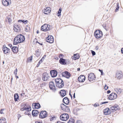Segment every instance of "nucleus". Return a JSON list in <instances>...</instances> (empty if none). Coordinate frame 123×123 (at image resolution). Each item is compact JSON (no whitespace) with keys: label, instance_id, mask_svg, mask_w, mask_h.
<instances>
[{"label":"nucleus","instance_id":"1","mask_svg":"<svg viewBox=\"0 0 123 123\" xmlns=\"http://www.w3.org/2000/svg\"><path fill=\"white\" fill-rule=\"evenodd\" d=\"M25 39L24 36L21 34L17 35L14 39L13 44L16 45L17 44L22 43L24 42Z\"/></svg>","mask_w":123,"mask_h":123},{"label":"nucleus","instance_id":"2","mask_svg":"<svg viewBox=\"0 0 123 123\" xmlns=\"http://www.w3.org/2000/svg\"><path fill=\"white\" fill-rule=\"evenodd\" d=\"M96 78L95 75L93 73H90L88 74V80L90 82H93L95 80Z\"/></svg>","mask_w":123,"mask_h":123},{"label":"nucleus","instance_id":"3","mask_svg":"<svg viewBox=\"0 0 123 123\" xmlns=\"http://www.w3.org/2000/svg\"><path fill=\"white\" fill-rule=\"evenodd\" d=\"M102 33L101 31L97 30L94 32V35L97 38H99L102 36Z\"/></svg>","mask_w":123,"mask_h":123},{"label":"nucleus","instance_id":"4","mask_svg":"<svg viewBox=\"0 0 123 123\" xmlns=\"http://www.w3.org/2000/svg\"><path fill=\"white\" fill-rule=\"evenodd\" d=\"M60 118L62 121H66L68 119L69 116L67 114L64 113L62 114L60 116Z\"/></svg>","mask_w":123,"mask_h":123},{"label":"nucleus","instance_id":"5","mask_svg":"<svg viewBox=\"0 0 123 123\" xmlns=\"http://www.w3.org/2000/svg\"><path fill=\"white\" fill-rule=\"evenodd\" d=\"M50 29V25L45 24L42 26L41 28V30L43 31H46L49 30Z\"/></svg>","mask_w":123,"mask_h":123},{"label":"nucleus","instance_id":"6","mask_svg":"<svg viewBox=\"0 0 123 123\" xmlns=\"http://www.w3.org/2000/svg\"><path fill=\"white\" fill-rule=\"evenodd\" d=\"M123 73L122 71H119L117 72L116 74V77L117 79H121L123 78Z\"/></svg>","mask_w":123,"mask_h":123},{"label":"nucleus","instance_id":"7","mask_svg":"<svg viewBox=\"0 0 123 123\" xmlns=\"http://www.w3.org/2000/svg\"><path fill=\"white\" fill-rule=\"evenodd\" d=\"M31 107L27 104H23L21 107L20 110L21 111H25L26 110H30Z\"/></svg>","mask_w":123,"mask_h":123},{"label":"nucleus","instance_id":"8","mask_svg":"<svg viewBox=\"0 0 123 123\" xmlns=\"http://www.w3.org/2000/svg\"><path fill=\"white\" fill-rule=\"evenodd\" d=\"M117 97L116 94L115 93H112L109 96V99L110 100H114L116 99Z\"/></svg>","mask_w":123,"mask_h":123},{"label":"nucleus","instance_id":"9","mask_svg":"<svg viewBox=\"0 0 123 123\" xmlns=\"http://www.w3.org/2000/svg\"><path fill=\"white\" fill-rule=\"evenodd\" d=\"M47 113L45 111H42L41 112L39 116L41 118H43L46 117L47 115Z\"/></svg>","mask_w":123,"mask_h":123},{"label":"nucleus","instance_id":"10","mask_svg":"<svg viewBox=\"0 0 123 123\" xmlns=\"http://www.w3.org/2000/svg\"><path fill=\"white\" fill-rule=\"evenodd\" d=\"M46 41L49 43H51L53 42L54 39L53 37L51 35H49L46 39Z\"/></svg>","mask_w":123,"mask_h":123},{"label":"nucleus","instance_id":"11","mask_svg":"<svg viewBox=\"0 0 123 123\" xmlns=\"http://www.w3.org/2000/svg\"><path fill=\"white\" fill-rule=\"evenodd\" d=\"M49 76L48 73H45L43 74L42 75V80L44 81H46L49 79Z\"/></svg>","mask_w":123,"mask_h":123},{"label":"nucleus","instance_id":"12","mask_svg":"<svg viewBox=\"0 0 123 123\" xmlns=\"http://www.w3.org/2000/svg\"><path fill=\"white\" fill-rule=\"evenodd\" d=\"M13 29L15 31L19 32L20 31V28L19 25L15 24L14 25Z\"/></svg>","mask_w":123,"mask_h":123},{"label":"nucleus","instance_id":"13","mask_svg":"<svg viewBox=\"0 0 123 123\" xmlns=\"http://www.w3.org/2000/svg\"><path fill=\"white\" fill-rule=\"evenodd\" d=\"M2 2L4 6H7L11 4V1L10 0H3Z\"/></svg>","mask_w":123,"mask_h":123},{"label":"nucleus","instance_id":"14","mask_svg":"<svg viewBox=\"0 0 123 123\" xmlns=\"http://www.w3.org/2000/svg\"><path fill=\"white\" fill-rule=\"evenodd\" d=\"M43 11L44 14H48L49 13L50 11V8L49 7H45Z\"/></svg>","mask_w":123,"mask_h":123},{"label":"nucleus","instance_id":"15","mask_svg":"<svg viewBox=\"0 0 123 123\" xmlns=\"http://www.w3.org/2000/svg\"><path fill=\"white\" fill-rule=\"evenodd\" d=\"M85 78V77L84 75H81L79 77L78 80L80 82H83L84 81Z\"/></svg>","mask_w":123,"mask_h":123},{"label":"nucleus","instance_id":"16","mask_svg":"<svg viewBox=\"0 0 123 123\" xmlns=\"http://www.w3.org/2000/svg\"><path fill=\"white\" fill-rule=\"evenodd\" d=\"M50 74L52 77H55L57 75V72L55 70H52L50 71Z\"/></svg>","mask_w":123,"mask_h":123},{"label":"nucleus","instance_id":"17","mask_svg":"<svg viewBox=\"0 0 123 123\" xmlns=\"http://www.w3.org/2000/svg\"><path fill=\"white\" fill-rule=\"evenodd\" d=\"M2 49L5 54L8 53L10 52V49L6 47H4V46L3 47Z\"/></svg>","mask_w":123,"mask_h":123},{"label":"nucleus","instance_id":"18","mask_svg":"<svg viewBox=\"0 0 123 123\" xmlns=\"http://www.w3.org/2000/svg\"><path fill=\"white\" fill-rule=\"evenodd\" d=\"M119 107L117 105H115L114 106H111L110 108V109L113 111L119 109Z\"/></svg>","mask_w":123,"mask_h":123},{"label":"nucleus","instance_id":"19","mask_svg":"<svg viewBox=\"0 0 123 123\" xmlns=\"http://www.w3.org/2000/svg\"><path fill=\"white\" fill-rule=\"evenodd\" d=\"M104 113L105 115H107L110 114L111 111L109 108H107L104 110Z\"/></svg>","mask_w":123,"mask_h":123},{"label":"nucleus","instance_id":"20","mask_svg":"<svg viewBox=\"0 0 123 123\" xmlns=\"http://www.w3.org/2000/svg\"><path fill=\"white\" fill-rule=\"evenodd\" d=\"M32 106L33 108L37 109L40 108V105L39 103H34L32 104Z\"/></svg>","mask_w":123,"mask_h":123},{"label":"nucleus","instance_id":"21","mask_svg":"<svg viewBox=\"0 0 123 123\" xmlns=\"http://www.w3.org/2000/svg\"><path fill=\"white\" fill-rule=\"evenodd\" d=\"M57 87V85H49V87L50 89L53 91H55Z\"/></svg>","mask_w":123,"mask_h":123},{"label":"nucleus","instance_id":"22","mask_svg":"<svg viewBox=\"0 0 123 123\" xmlns=\"http://www.w3.org/2000/svg\"><path fill=\"white\" fill-rule=\"evenodd\" d=\"M117 92L119 94H120L123 92V90L119 88H116L115 89Z\"/></svg>","mask_w":123,"mask_h":123},{"label":"nucleus","instance_id":"23","mask_svg":"<svg viewBox=\"0 0 123 123\" xmlns=\"http://www.w3.org/2000/svg\"><path fill=\"white\" fill-rule=\"evenodd\" d=\"M60 93L61 96L62 97L65 96L66 94V91L64 90H62L60 91Z\"/></svg>","mask_w":123,"mask_h":123},{"label":"nucleus","instance_id":"24","mask_svg":"<svg viewBox=\"0 0 123 123\" xmlns=\"http://www.w3.org/2000/svg\"><path fill=\"white\" fill-rule=\"evenodd\" d=\"M63 101L65 104L66 105L68 104L69 102L68 98L67 97H65L63 99Z\"/></svg>","mask_w":123,"mask_h":123},{"label":"nucleus","instance_id":"25","mask_svg":"<svg viewBox=\"0 0 123 123\" xmlns=\"http://www.w3.org/2000/svg\"><path fill=\"white\" fill-rule=\"evenodd\" d=\"M12 51L14 53H17L18 51V48L14 46L12 48Z\"/></svg>","mask_w":123,"mask_h":123},{"label":"nucleus","instance_id":"26","mask_svg":"<svg viewBox=\"0 0 123 123\" xmlns=\"http://www.w3.org/2000/svg\"><path fill=\"white\" fill-rule=\"evenodd\" d=\"M59 62L62 64L65 65L66 64L65 60L63 59H61L59 60Z\"/></svg>","mask_w":123,"mask_h":123},{"label":"nucleus","instance_id":"27","mask_svg":"<svg viewBox=\"0 0 123 123\" xmlns=\"http://www.w3.org/2000/svg\"><path fill=\"white\" fill-rule=\"evenodd\" d=\"M61 109L63 111H64L66 109L68 108V107L65 105L63 104H62L61 105Z\"/></svg>","mask_w":123,"mask_h":123},{"label":"nucleus","instance_id":"28","mask_svg":"<svg viewBox=\"0 0 123 123\" xmlns=\"http://www.w3.org/2000/svg\"><path fill=\"white\" fill-rule=\"evenodd\" d=\"M38 113V111L36 110H33L32 112V114L33 116H36Z\"/></svg>","mask_w":123,"mask_h":123},{"label":"nucleus","instance_id":"29","mask_svg":"<svg viewBox=\"0 0 123 123\" xmlns=\"http://www.w3.org/2000/svg\"><path fill=\"white\" fill-rule=\"evenodd\" d=\"M64 73L65 75L66 76V77L67 78H69L70 76V74L67 71H65Z\"/></svg>","mask_w":123,"mask_h":123},{"label":"nucleus","instance_id":"30","mask_svg":"<svg viewBox=\"0 0 123 123\" xmlns=\"http://www.w3.org/2000/svg\"><path fill=\"white\" fill-rule=\"evenodd\" d=\"M30 110H25V114L26 115H31V113L30 111L31 110V108H30Z\"/></svg>","mask_w":123,"mask_h":123},{"label":"nucleus","instance_id":"31","mask_svg":"<svg viewBox=\"0 0 123 123\" xmlns=\"http://www.w3.org/2000/svg\"><path fill=\"white\" fill-rule=\"evenodd\" d=\"M6 119L5 118L2 117L0 119V123H6Z\"/></svg>","mask_w":123,"mask_h":123},{"label":"nucleus","instance_id":"32","mask_svg":"<svg viewBox=\"0 0 123 123\" xmlns=\"http://www.w3.org/2000/svg\"><path fill=\"white\" fill-rule=\"evenodd\" d=\"M15 100V101H17L18 98V96L17 94H15L14 95Z\"/></svg>","mask_w":123,"mask_h":123},{"label":"nucleus","instance_id":"33","mask_svg":"<svg viewBox=\"0 0 123 123\" xmlns=\"http://www.w3.org/2000/svg\"><path fill=\"white\" fill-rule=\"evenodd\" d=\"M74 59L75 60L78 59L79 58L78 55V54L74 55Z\"/></svg>","mask_w":123,"mask_h":123},{"label":"nucleus","instance_id":"34","mask_svg":"<svg viewBox=\"0 0 123 123\" xmlns=\"http://www.w3.org/2000/svg\"><path fill=\"white\" fill-rule=\"evenodd\" d=\"M32 56H31V57H29L27 59V62H31V60L32 59Z\"/></svg>","mask_w":123,"mask_h":123},{"label":"nucleus","instance_id":"35","mask_svg":"<svg viewBox=\"0 0 123 123\" xmlns=\"http://www.w3.org/2000/svg\"><path fill=\"white\" fill-rule=\"evenodd\" d=\"M117 7L115 10V11L116 12H117L119 10V3H117Z\"/></svg>","mask_w":123,"mask_h":123},{"label":"nucleus","instance_id":"36","mask_svg":"<svg viewBox=\"0 0 123 123\" xmlns=\"http://www.w3.org/2000/svg\"><path fill=\"white\" fill-rule=\"evenodd\" d=\"M62 83L61 85H64V83L63 82L62 80L61 79H59V83L58 84H61Z\"/></svg>","mask_w":123,"mask_h":123},{"label":"nucleus","instance_id":"37","mask_svg":"<svg viewBox=\"0 0 123 123\" xmlns=\"http://www.w3.org/2000/svg\"><path fill=\"white\" fill-rule=\"evenodd\" d=\"M5 110L4 109H2L0 110V113L1 114H4V113Z\"/></svg>","mask_w":123,"mask_h":123},{"label":"nucleus","instance_id":"38","mask_svg":"<svg viewBox=\"0 0 123 123\" xmlns=\"http://www.w3.org/2000/svg\"><path fill=\"white\" fill-rule=\"evenodd\" d=\"M61 8H60L59 9V10L58 12V16H59L61 15Z\"/></svg>","mask_w":123,"mask_h":123},{"label":"nucleus","instance_id":"39","mask_svg":"<svg viewBox=\"0 0 123 123\" xmlns=\"http://www.w3.org/2000/svg\"><path fill=\"white\" fill-rule=\"evenodd\" d=\"M17 68H16V69L14 70V74L15 75H17Z\"/></svg>","mask_w":123,"mask_h":123},{"label":"nucleus","instance_id":"40","mask_svg":"<svg viewBox=\"0 0 123 123\" xmlns=\"http://www.w3.org/2000/svg\"><path fill=\"white\" fill-rule=\"evenodd\" d=\"M59 79H56L55 80V81L56 82V83L58 84V83H59Z\"/></svg>","mask_w":123,"mask_h":123},{"label":"nucleus","instance_id":"41","mask_svg":"<svg viewBox=\"0 0 123 123\" xmlns=\"http://www.w3.org/2000/svg\"><path fill=\"white\" fill-rule=\"evenodd\" d=\"M68 123H74V120L71 119V120H70Z\"/></svg>","mask_w":123,"mask_h":123},{"label":"nucleus","instance_id":"42","mask_svg":"<svg viewBox=\"0 0 123 123\" xmlns=\"http://www.w3.org/2000/svg\"><path fill=\"white\" fill-rule=\"evenodd\" d=\"M64 86V85H57V87L59 88H61Z\"/></svg>","mask_w":123,"mask_h":123},{"label":"nucleus","instance_id":"43","mask_svg":"<svg viewBox=\"0 0 123 123\" xmlns=\"http://www.w3.org/2000/svg\"><path fill=\"white\" fill-rule=\"evenodd\" d=\"M104 87L105 89V90H107L108 88V87L107 86V85H105Z\"/></svg>","mask_w":123,"mask_h":123},{"label":"nucleus","instance_id":"44","mask_svg":"<svg viewBox=\"0 0 123 123\" xmlns=\"http://www.w3.org/2000/svg\"><path fill=\"white\" fill-rule=\"evenodd\" d=\"M91 51L93 55H95L96 53L94 51L92 50H91Z\"/></svg>","mask_w":123,"mask_h":123},{"label":"nucleus","instance_id":"45","mask_svg":"<svg viewBox=\"0 0 123 123\" xmlns=\"http://www.w3.org/2000/svg\"><path fill=\"white\" fill-rule=\"evenodd\" d=\"M28 22V21L27 20H26L25 21L24 20H23V23H24L25 24H26Z\"/></svg>","mask_w":123,"mask_h":123},{"label":"nucleus","instance_id":"46","mask_svg":"<svg viewBox=\"0 0 123 123\" xmlns=\"http://www.w3.org/2000/svg\"><path fill=\"white\" fill-rule=\"evenodd\" d=\"M8 21L9 23H11L12 21L11 19L10 18H8Z\"/></svg>","mask_w":123,"mask_h":123},{"label":"nucleus","instance_id":"47","mask_svg":"<svg viewBox=\"0 0 123 123\" xmlns=\"http://www.w3.org/2000/svg\"><path fill=\"white\" fill-rule=\"evenodd\" d=\"M55 118V117H52L50 118V121H52Z\"/></svg>","mask_w":123,"mask_h":123},{"label":"nucleus","instance_id":"48","mask_svg":"<svg viewBox=\"0 0 123 123\" xmlns=\"http://www.w3.org/2000/svg\"><path fill=\"white\" fill-rule=\"evenodd\" d=\"M99 71L101 72V75H103V70H102L99 69Z\"/></svg>","mask_w":123,"mask_h":123},{"label":"nucleus","instance_id":"49","mask_svg":"<svg viewBox=\"0 0 123 123\" xmlns=\"http://www.w3.org/2000/svg\"><path fill=\"white\" fill-rule=\"evenodd\" d=\"M76 123H82L81 121H80L79 120L77 121Z\"/></svg>","mask_w":123,"mask_h":123},{"label":"nucleus","instance_id":"50","mask_svg":"<svg viewBox=\"0 0 123 123\" xmlns=\"http://www.w3.org/2000/svg\"><path fill=\"white\" fill-rule=\"evenodd\" d=\"M54 84V83L53 82H50L49 83V85H53V84Z\"/></svg>","mask_w":123,"mask_h":123},{"label":"nucleus","instance_id":"51","mask_svg":"<svg viewBox=\"0 0 123 123\" xmlns=\"http://www.w3.org/2000/svg\"><path fill=\"white\" fill-rule=\"evenodd\" d=\"M98 49H99V47L98 46H96V48H95V49L96 50H98Z\"/></svg>","mask_w":123,"mask_h":123},{"label":"nucleus","instance_id":"52","mask_svg":"<svg viewBox=\"0 0 123 123\" xmlns=\"http://www.w3.org/2000/svg\"><path fill=\"white\" fill-rule=\"evenodd\" d=\"M23 20H19L18 21V22H23Z\"/></svg>","mask_w":123,"mask_h":123},{"label":"nucleus","instance_id":"53","mask_svg":"<svg viewBox=\"0 0 123 123\" xmlns=\"http://www.w3.org/2000/svg\"><path fill=\"white\" fill-rule=\"evenodd\" d=\"M8 46L9 47H10L12 49V48H11V47L12 46V45H11V44H9L8 45Z\"/></svg>","mask_w":123,"mask_h":123},{"label":"nucleus","instance_id":"54","mask_svg":"<svg viewBox=\"0 0 123 123\" xmlns=\"http://www.w3.org/2000/svg\"><path fill=\"white\" fill-rule=\"evenodd\" d=\"M108 103V102H102V104H105L106 103Z\"/></svg>","mask_w":123,"mask_h":123},{"label":"nucleus","instance_id":"55","mask_svg":"<svg viewBox=\"0 0 123 123\" xmlns=\"http://www.w3.org/2000/svg\"><path fill=\"white\" fill-rule=\"evenodd\" d=\"M121 51L122 53L123 54V48H122L121 49Z\"/></svg>","mask_w":123,"mask_h":123},{"label":"nucleus","instance_id":"56","mask_svg":"<svg viewBox=\"0 0 123 123\" xmlns=\"http://www.w3.org/2000/svg\"><path fill=\"white\" fill-rule=\"evenodd\" d=\"M110 92H111V91H110L108 90L107 91V93L108 94V93H109Z\"/></svg>","mask_w":123,"mask_h":123},{"label":"nucleus","instance_id":"57","mask_svg":"<svg viewBox=\"0 0 123 123\" xmlns=\"http://www.w3.org/2000/svg\"><path fill=\"white\" fill-rule=\"evenodd\" d=\"M46 57V55H44L42 58L43 59H44Z\"/></svg>","mask_w":123,"mask_h":123},{"label":"nucleus","instance_id":"58","mask_svg":"<svg viewBox=\"0 0 123 123\" xmlns=\"http://www.w3.org/2000/svg\"><path fill=\"white\" fill-rule=\"evenodd\" d=\"M36 53H38L39 52V50H37L36 51Z\"/></svg>","mask_w":123,"mask_h":123},{"label":"nucleus","instance_id":"59","mask_svg":"<svg viewBox=\"0 0 123 123\" xmlns=\"http://www.w3.org/2000/svg\"><path fill=\"white\" fill-rule=\"evenodd\" d=\"M40 64H39V62H38V64H37V67H38V66H39V65Z\"/></svg>","mask_w":123,"mask_h":123},{"label":"nucleus","instance_id":"60","mask_svg":"<svg viewBox=\"0 0 123 123\" xmlns=\"http://www.w3.org/2000/svg\"><path fill=\"white\" fill-rule=\"evenodd\" d=\"M37 40L36 39H35L34 40L33 42L36 41V42H37Z\"/></svg>","mask_w":123,"mask_h":123},{"label":"nucleus","instance_id":"61","mask_svg":"<svg viewBox=\"0 0 123 123\" xmlns=\"http://www.w3.org/2000/svg\"><path fill=\"white\" fill-rule=\"evenodd\" d=\"M24 94H25L24 93H22L21 94V96H23Z\"/></svg>","mask_w":123,"mask_h":123},{"label":"nucleus","instance_id":"62","mask_svg":"<svg viewBox=\"0 0 123 123\" xmlns=\"http://www.w3.org/2000/svg\"><path fill=\"white\" fill-rule=\"evenodd\" d=\"M15 76L16 77L17 79L18 78V76H17V75H16Z\"/></svg>","mask_w":123,"mask_h":123},{"label":"nucleus","instance_id":"63","mask_svg":"<svg viewBox=\"0 0 123 123\" xmlns=\"http://www.w3.org/2000/svg\"><path fill=\"white\" fill-rule=\"evenodd\" d=\"M42 62L41 61H40L39 62V64H40Z\"/></svg>","mask_w":123,"mask_h":123},{"label":"nucleus","instance_id":"64","mask_svg":"<svg viewBox=\"0 0 123 123\" xmlns=\"http://www.w3.org/2000/svg\"><path fill=\"white\" fill-rule=\"evenodd\" d=\"M35 123H42L41 122H36Z\"/></svg>","mask_w":123,"mask_h":123}]
</instances>
